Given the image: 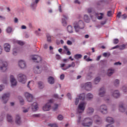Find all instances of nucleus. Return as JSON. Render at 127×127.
I'll return each instance as SVG.
<instances>
[{
    "mask_svg": "<svg viewBox=\"0 0 127 127\" xmlns=\"http://www.w3.org/2000/svg\"><path fill=\"white\" fill-rule=\"evenodd\" d=\"M21 29H26V26L22 25L21 27Z\"/></svg>",
    "mask_w": 127,
    "mask_h": 127,
    "instance_id": "62",
    "label": "nucleus"
},
{
    "mask_svg": "<svg viewBox=\"0 0 127 127\" xmlns=\"http://www.w3.org/2000/svg\"><path fill=\"white\" fill-rule=\"evenodd\" d=\"M24 96L26 98L28 102H32V100H33V95L32 94L26 92L24 93Z\"/></svg>",
    "mask_w": 127,
    "mask_h": 127,
    "instance_id": "12",
    "label": "nucleus"
},
{
    "mask_svg": "<svg viewBox=\"0 0 127 127\" xmlns=\"http://www.w3.org/2000/svg\"><path fill=\"white\" fill-rule=\"evenodd\" d=\"M119 110L121 113H125L127 115V107L126 108L124 107V103H121L119 104Z\"/></svg>",
    "mask_w": 127,
    "mask_h": 127,
    "instance_id": "9",
    "label": "nucleus"
},
{
    "mask_svg": "<svg viewBox=\"0 0 127 127\" xmlns=\"http://www.w3.org/2000/svg\"><path fill=\"white\" fill-rule=\"evenodd\" d=\"M88 13H90V17L93 19V18L98 19L99 20L103 19V15H104V13H96V12L93 10V8H89L87 9Z\"/></svg>",
    "mask_w": 127,
    "mask_h": 127,
    "instance_id": "3",
    "label": "nucleus"
},
{
    "mask_svg": "<svg viewBox=\"0 0 127 127\" xmlns=\"http://www.w3.org/2000/svg\"><path fill=\"white\" fill-rule=\"evenodd\" d=\"M14 43H17V44H19V45H23L24 43L21 41L15 40Z\"/></svg>",
    "mask_w": 127,
    "mask_h": 127,
    "instance_id": "38",
    "label": "nucleus"
},
{
    "mask_svg": "<svg viewBox=\"0 0 127 127\" xmlns=\"http://www.w3.org/2000/svg\"><path fill=\"white\" fill-rule=\"evenodd\" d=\"M54 99H50L48 101V102L43 107V110L44 112H47L48 111H50V109H51V104L54 103Z\"/></svg>",
    "mask_w": 127,
    "mask_h": 127,
    "instance_id": "4",
    "label": "nucleus"
},
{
    "mask_svg": "<svg viewBox=\"0 0 127 127\" xmlns=\"http://www.w3.org/2000/svg\"><path fill=\"white\" fill-rule=\"evenodd\" d=\"M10 45L8 43H5L3 45V49L5 52L8 53L10 51Z\"/></svg>",
    "mask_w": 127,
    "mask_h": 127,
    "instance_id": "17",
    "label": "nucleus"
},
{
    "mask_svg": "<svg viewBox=\"0 0 127 127\" xmlns=\"http://www.w3.org/2000/svg\"><path fill=\"white\" fill-rule=\"evenodd\" d=\"M74 3H77V4H80V2L78 0H75L74 1Z\"/></svg>",
    "mask_w": 127,
    "mask_h": 127,
    "instance_id": "64",
    "label": "nucleus"
},
{
    "mask_svg": "<svg viewBox=\"0 0 127 127\" xmlns=\"http://www.w3.org/2000/svg\"><path fill=\"white\" fill-rule=\"evenodd\" d=\"M64 51H65L66 52V54L67 55L69 56L71 54V52H70V51H69V48H68V46H64Z\"/></svg>",
    "mask_w": 127,
    "mask_h": 127,
    "instance_id": "28",
    "label": "nucleus"
},
{
    "mask_svg": "<svg viewBox=\"0 0 127 127\" xmlns=\"http://www.w3.org/2000/svg\"><path fill=\"white\" fill-rule=\"evenodd\" d=\"M40 0H32L31 4L30 5V7L31 9L34 10L36 9V7H37V3L39 2Z\"/></svg>",
    "mask_w": 127,
    "mask_h": 127,
    "instance_id": "7",
    "label": "nucleus"
},
{
    "mask_svg": "<svg viewBox=\"0 0 127 127\" xmlns=\"http://www.w3.org/2000/svg\"><path fill=\"white\" fill-rule=\"evenodd\" d=\"M10 81L12 87L13 86H16L17 82H16V80H15V78H14V76H13V75H11L10 76Z\"/></svg>",
    "mask_w": 127,
    "mask_h": 127,
    "instance_id": "14",
    "label": "nucleus"
},
{
    "mask_svg": "<svg viewBox=\"0 0 127 127\" xmlns=\"http://www.w3.org/2000/svg\"><path fill=\"white\" fill-rule=\"evenodd\" d=\"M120 96H121V94H120L119 90H115L112 93V96L114 97V98H120Z\"/></svg>",
    "mask_w": 127,
    "mask_h": 127,
    "instance_id": "19",
    "label": "nucleus"
},
{
    "mask_svg": "<svg viewBox=\"0 0 127 127\" xmlns=\"http://www.w3.org/2000/svg\"><path fill=\"white\" fill-rule=\"evenodd\" d=\"M18 65L19 67H20L21 69H24V68H26V63L24 61H20L19 62Z\"/></svg>",
    "mask_w": 127,
    "mask_h": 127,
    "instance_id": "18",
    "label": "nucleus"
},
{
    "mask_svg": "<svg viewBox=\"0 0 127 127\" xmlns=\"http://www.w3.org/2000/svg\"><path fill=\"white\" fill-rule=\"evenodd\" d=\"M2 65L0 66V70L2 71V72H4L6 71L7 69V62L4 61L2 62Z\"/></svg>",
    "mask_w": 127,
    "mask_h": 127,
    "instance_id": "13",
    "label": "nucleus"
},
{
    "mask_svg": "<svg viewBox=\"0 0 127 127\" xmlns=\"http://www.w3.org/2000/svg\"><path fill=\"white\" fill-rule=\"evenodd\" d=\"M106 23H107V20L101 22V25H105V24H106Z\"/></svg>",
    "mask_w": 127,
    "mask_h": 127,
    "instance_id": "58",
    "label": "nucleus"
},
{
    "mask_svg": "<svg viewBox=\"0 0 127 127\" xmlns=\"http://www.w3.org/2000/svg\"><path fill=\"white\" fill-rule=\"evenodd\" d=\"M99 111L103 115H106L108 114V107L106 105H102L100 106Z\"/></svg>",
    "mask_w": 127,
    "mask_h": 127,
    "instance_id": "8",
    "label": "nucleus"
},
{
    "mask_svg": "<svg viewBox=\"0 0 127 127\" xmlns=\"http://www.w3.org/2000/svg\"><path fill=\"white\" fill-rule=\"evenodd\" d=\"M31 83L32 84H33V81H30L28 83L27 87L28 88H30V86H29V84Z\"/></svg>",
    "mask_w": 127,
    "mask_h": 127,
    "instance_id": "61",
    "label": "nucleus"
},
{
    "mask_svg": "<svg viewBox=\"0 0 127 127\" xmlns=\"http://www.w3.org/2000/svg\"><path fill=\"white\" fill-rule=\"evenodd\" d=\"M74 58L77 60H78V59H81V58H82V55L76 54L74 56Z\"/></svg>",
    "mask_w": 127,
    "mask_h": 127,
    "instance_id": "35",
    "label": "nucleus"
},
{
    "mask_svg": "<svg viewBox=\"0 0 127 127\" xmlns=\"http://www.w3.org/2000/svg\"><path fill=\"white\" fill-rule=\"evenodd\" d=\"M93 120L95 121L96 123H100L101 122V118L97 115H96L94 117Z\"/></svg>",
    "mask_w": 127,
    "mask_h": 127,
    "instance_id": "31",
    "label": "nucleus"
},
{
    "mask_svg": "<svg viewBox=\"0 0 127 127\" xmlns=\"http://www.w3.org/2000/svg\"><path fill=\"white\" fill-rule=\"evenodd\" d=\"M122 19H126V18H127V16L126 14H124L122 15Z\"/></svg>",
    "mask_w": 127,
    "mask_h": 127,
    "instance_id": "55",
    "label": "nucleus"
},
{
    "mask_svg": "<svg viewBox=\"0 0 127 127\" xmlns=\"http://www.w3.org/2000/svg\"><path fill=\"white\" fill-rule=\"evenodd\" d=\"M7 121L8 123H12V117L9 114L7 115Z\"/></svg>",
    "mask_w": 127,
    "mask_h": 127,
    "instance_id": "34",
    "label": "nucleus"
},
{
    "mask_svg": "<svg viewBox=\"0 0 127 127\" xmlns=\"http://www.w3.org/2000/svg\"><path fill=\"white\" fill-rule=\"evenodd\" d=\"M122 90L124 91V92H127V87L126 86H124L122 87Z\"/></svg>",
    "mask_w": 127,
    "mask_h": 127,
    "instance_id": "52",
    "label": "nucleus"
},
{
    "mask_svg": "<svg viewBox=\"0 0 127 127\" xmlns=\"http://www.w3.org/2000/svg\"><path fill=\"white\" fill-rule=\"evenodd\" d=\"M47 39L48 42H51V36L49 34H47Z\"/></svg>",
    "mask_w": 127,
    "mask_h": 127,
    "instance_id": "39",
    "label": "nucleus"
},
{
    "mask_svg": "<svg viewBox=\"0 0 127 127\" xmlns=\"http://www.w3.org/2000/svg\"><path fill=\"white\" fill-rule=\"evenodd\" d=\"M93 98H94V95H93L92 93H89L86 95V99H87V100H92Z\"/></svg>",
    "mask_w": 127,
    "mask_h": 127,
    "instance_id": "32",
    "label": "nucleus"
},
{
    "mask_svg": "<svg viewBox=\"0 0 127 127\" xmlns=\"http://www.w3.org/2000/svg\"><path fill=\"white\" fill-rule=\"evenodd\" d=\"M33 117L34 118H39V117H40V114H34L33 115Z\"/></svg>",
    "mask_w": 127,
    "mask_h": 127,
    "instance_id": "60",
    "label": "nucleus"
},
{
    "mask_svg": "<svg viewBox=\"0 0 127 127\" xmlns=\"http://www.w3.org/2000/svg\"><path fill=\"white\" fill-rule=\"evenodd\" d=\"M111 55V54L110 53H104L103 54V56L104 57H107V56H110Z\"/></svg>",
    "mask_w": 127,
    "mask_h": 127,
    "instance_id": "48",
    "label": "nucleus"
},
{
    "mask_svg": "<svg viewBox=\"0 0 127 127\" xmlns=\"http://www.w3.org/2000/svg\"><path fill=\"white\" fill-rule=\"evenodd\" d=\"M56 57L57 60H60V59H61V56L58 54L56 55Z\"/></svg>",
    "mask_w": 127,
    "mask_h": 127,
    "instance_id": "53",
    "label": "nucleus"
},
{
    "mask_svg": "<svg viewBox=\"0 0 127 127\" xmlns=\"http://www.w3.org/2000/svg\"><path fill=\"white\" fill-rule=\"evenodd\" d=\"M35 34H36V35H41V33H40L38 31H35Z\"/></svg>",
    "mask_w": 127,
    "mask_h": 127,
    "instance_id": "56",
    "label": "nucleus"
},
{
    "mask_svg": "<svg viewBox=\"0 0 127 127\" xmlns=\"http://www.w3.org/2000/svg\"><path fill=\"white\" fill-rule=\"evenodd\" d=\"M32 60H37V63L41 61V57L37 55L33 56L32 58Z\"/></svg>",
    "mask_w": 127,
    "mask_h": 127,
    "instance_id": "21",
    "label": "nucleus"
},
{
    "mask_svg": "<svg viewBox=\"0 0 127 127\" xmlns=\"http://www.w3.org/2000/svg\"><path fill=\"white\" fill-rule=\"evenodd\" d=\"M85 99H86V95L85 93L77 95V97L75 98V105H78L79 102L82 101L80 102L77 107V113H78V114H82V113H83L84 111H85V108H86V105H87V103L83 101H85Z\"/></svg>",
    "mask_w": 127,
    "mask_h": 127,
    "instance_id": "1",
    "label": "nucleus"
},
{
    "mask_svg": "<svg viewBox=\"0 0 127 127\" xmlns=\"http://www.w3.org/2000/svg\"><path fill=\"white\" fill-rule=\"evenodd\" d=\"M87 113L88 115H89V116L90 115H92V114H93V113H94V109H93V108H91V107L88 108L87 110Z\"/></svg>",
    "mask_w": 127,
    "mask_h": 127,
    "instance_id": "30",
    "label": "nucleus"
},
{
    "mask_svg": "<svg viewBox=\"0 0 127 127\" xmlns=\"http://www.w3.org/2000/svg\"><path fill=\"white\" fill-rule=\"evenodd\" d=\"M105 94H106V89L104 87H102L99 89L98 95L99 97H105Z\"/></svg>",
    "mask_w": 127,
    "mask_h": 127,
    "instance_id": "15",
    "label": "nucleus"
},
{
    "mask_svg": "<svg viewBox=\"0 0 127 127\" xmlns=\"http://www.w3.org/2000/svg\"><path fill=\"white\" fill-rule=\"evenodd\" d=\"M18 53V49L17 48H14L13 49V53L12 54L14 56H16L17 55V53Z\"/></svg>",
    "mask_w": 127,
    "mask_h": 127,
    "instance_id": "33",
    "label": "nucleus"
},
{
    "mask_svg": "<svg viewBox=\"0 0 127 127\" xmlns=\"http://www.w3.org/2000/svg\"><path fill=\"white\" fill-rule=\"evenodd\" d=\"M104 101H106V102H109L110 101V97L108 96H105L104 99Z\"/></svg>",
    "mask_w": 127,
    "mask_h": 127,
    "instance_id": "51",
    "label": "nucleus"
},
{
    "mask_svg": "<svg viewBox=\"0 0 127 127\" xmlns=\"http://www.w3.org/2000/svg\"><path fill=\"white\" fill-rule=\"evenodd\" d=\"M82 88L86 91H91L92 90V83L91 82H87L84 84Z\"/></svg>",
    "mask_w": 127,
    "mask_h": 127,
    "instance_id": "10",
    "label": "nucleus"
},
{
    "mask_svg": "<svg viewBox=\"0 0 127 127\" xmlns=\"http://www.w3.org/2000/svg\"><path fill=\"white\" fill-rule=\"evenodd\" d=\"M66 96H67L68 99H69V100H72V97L71 96V93H67Z\"/></svg>",
    "mask_w": 127,
    "mask_h": 127,
    "instance_id": "47",
    "label": "nucleus"
},
{
    "mask_svg": "<svg viewBox=\"0 0 127 127\" xmlns=\"http://www.w3.org/2000/svg\"><path fill=\"white\" fill-rule=\"evenodd\" d=\"M66 30L68 33H73L74 30H73V27L71 25L67 26Z\"/></svg>",
    "mask_w": 127,
    "mask_h": 127,
    "instance_id": "22",
    "label": "nucleus"
},
{
    "mask_svg": "<svg viewBox=\"0 0 127 127\" xmlns=\"http://www.w3.org/2000/svg\"><path fill=\"white\" fill-rule=\"evenodd\" d=\"M120 84V80L119 79H116L114 81L115 86H118Z\"/></svg>",
    "mask_w": 127,
    "mask_h": 127,
    "instance_id": "43",
    "label": "nucleus"
},
{
    "mask_svg": "<svg viewBox=\"0 0 127 127\" xmlns=\"http://www.w3.org/2000/svg\"><path fill=\"white\" fill-rule=\"evenodd\" d=\"M4 89V86L2 85H0V92Z\"/></svg>",
    "mask_w": 127,
    "mask_h": 127,
    "instance_id": "57",
    "label": "nucleus"
},
{
    "mask_svg": "<svg viewBox=\"0 0 127 127\" xmlns=\"http://www.w3.org/2000/svg\"><path fill=\"white\" fill-rule=\"evenodd\" d=\"M126 48V45H122L120 46V49L121 50H123V49H125Z\"/></svg>",
    "mask_w": 127,
    "mask_h": 127,
    "instance_id": "46",
    "label": "nucleus"
},
{
    "mask_svg": "<svg viewBox=\"0 0 127 127\" xmlns=\"http://www.w3.org/2000/svg\"><path fill=\"white\" fill-rule=\"evenodd\" d=\"M63 17L62 19V23L63 25V26H66L67 25V22L66 21V20L68 19V17L67 15L64 14Z\"/></svg>",
    "mask_w": 127,
    "mask_h": 127,
    "instance_id": "16",
    "label": "nucleus"
},
{
    "mask_svg": "<svg viewBox=\"0 0 127 127\" xmlns=\"http://www.w3.org/2000/svg\"><path fill=\"white\" fill-rule=\"evenodd\" d=\"M38 85L39 86V87L40 88V89H43L44 86H43V84L42 83V82L41 81H39L38 82Z\"/></svg>",
    "mask_w": 127,
    "mask_h": 127,
    "instance_id": "40",
    "label": "nucleus"
},
{
    "mask_svg": "<svg viewBox=\"0 0 127 127\" xmlns=\"http://www.w3.org/2000/svg\"><path fill=\"white\" fill-rule=\"evenodd\" d=\"M64 78H65V75L63 74L60 75V79L61 80H64Z\"/></svg>",
    "mask_w": 127,
    "mask_h": 127,
    "instance_id": "54",
    "label": "nucleus"
},
{
    "mask_svg": "<svg viewBox=\"0 0 127 127\" xmlns=\"http://www.w3.org/2000/svg\"><path fill=\"white\" fill-rule=\"evenodd\" d=\"M73 25L76 33H79L81 29H84L85 28V24H84V22L81 20L74 21L73 23Z\"/></svg>",
    "mask_w": 127,
    "mask_h": 127,
    "instance_id": "2",
    "label": "nucleus"
},
{
    "mask_svg": "<svg viewBox=\"0 0 127 127\" xmlns=\"http://www.w3.org/2000/svg\"><path fill=\"white\" fill-rule=\"evenodd\" d=\"M66 44L67 45H72V44H73V43L72 42V41L70 40H67L66 42Z\"/></svg>",
    "mask_w": 127,
    "mask_h": 127,
    "instance_id": "49",
    "label": "nucleus"
},
{
    "mask_svg": "<svg viewBox=\"0 0 127 127\" xmlns=\"http://www.w3.org/2000/svg\"><path fill=\"white\" fill-rule=\"evenodd\" d=\"M107 123H109V124H114L115 123V121L111 117H107L106 119Z\"/></svg>",
    "mask_w": 127,
    "mask_h": 127,
    "instance_id": "25",
    "label": "nucleus"
},
{
    "mask_svg": "<svg viewBox=\"0 0 127 127\" xmlns=\"http://www.w3.org/2000/svg\"><path fill=\"white\" fill-rule=\"evenodd\" d=\"M48 81L49 84H51V85H53V83H54V78L52 76L49 77Z\"/></svg>",
    "mask_w": 127,
    "mask_h": 127,
    "instance_id": "27",
    "label": "nucleus"
},
{
    "mask_svg": "<svg viewBox=\"0 0 127 127\" xmlns=\"http://www.w3.org/2000/svg\"><path fill=\"white\" fill-rule=\"evenodd\" d=\"M58 120H59V121H62L63 120V116L61 115H59L58 117Z\"/></svg>",
    "mask_w": 127,
    "mask_h": 127,
    "instance_id": "45",
    "label": "nucleus"
},
{
    "mask_svg": "<svg viewBox=\"0 0 127 127\" xmlns=\"http://www.w3.org/2000/svg\"><path fill=\"white\" fill-rule=\"evenodd\" d=\"M113 43L114 44H118V43H119V39H114L113 41Z\"/></svg>",
    "mask_w": 127,
    "mask_h": 127,
    "instance_id": "50",
    "label": "nucleus"
},
{
    "mask_svg": "<svg viewBox=\"0 0 127 127\" xmlns=\"http://www.w3.org/2000/svg\"><path fill=\"white\" fill-rule=\"evenodd\" d=\"M10 94L9 93H5L2 96V100L4 104H6L8 101V98H9Z\"/></svg>",
    "mask_w": 127,
    "mask_h": 127,
    "instance_id": "11",
    "label": "nucleus"
},
{
    "mask_svg": "<svg viewBox=\"0 0 127 127\" xmlns=\"http://www.w3.org/2000/svg\"><path fill=\"white\" fill-rule=\"evenodd\" d=\"M48 127H58V125L56 124H48Z\"/></svg>",
    "mask_w": 127,
    "mask_h": 127,
    "instance_id": "42",
    "label": "nucleus"
},
{
    "mask_svg": "<svg viewBox=\"0 0 127 127\" xmlns=\"http://www.w3.org/2000/svg\"><path fill=\"white\" fill-rule=\"evenodd\" d=\"M32 110L33 112H36L38 110V104L36 102H34L32 104Z\"/></svg>",
    "mask_w": 127,
    "mask_h": 127,
    "instance_id": "20",
    "label": "nucleus"
},
{
    "mask_svg": "<svg viewBox=\"0 0 127 127\" xmlns=\"http://www.w3.org/2000/svg\"><path fill=\"white\" fill-rule=\"evenodd\" d=\"M122 15V12H119L118 14H117V17H118L119 18H120V17H121V15Z\"/></svg>",
    "mask_w": 127,
    "mask_h": 127,
    "instance_id": "63",
    "label": "nucleus"
},
{
    "mask_svg": "<svg viewBox=\"0 0 127 127\" xmlns=\"http://www.w3.org/2000/svg\"><path fill=\"white\" fill-rule=\"evenodd\" d=\"M100 81H101V78H100V77H96L94 79V84L97 85V84H98V83H99V82H100Z\"/></svg>",
    "mask_w": 127,
    "mask_h": 127,
    "instance_id": "37",
    "label": "nucleus"
},
{
    "mask_svg": "<svg viewBox=\"0 0 127 127\" xmlns=\"http://www.w3.org/2000/svg\"><path fill=\"white\" fill-rule=\"evenodd\" d=\"M83 20H84L85 22L89 23L90 22V17L88 15L85 14L83 16Z\"/></svg>",
    "mask_w": 127,
    "mask_h": 127,
    "instance_id": "29",
    "label": "nucleus"
},
{
    "mask_svg": "<svg viewBox=\"0 0 127 127\" xmlns=\"http://www.w3.org/2000/svg\"><path fill=\"white\" fill-rule=\"evenodd\" d=\"M70 67H72V68H74L75 67V63L72 62L71 64H68L67 66H66L65 67L62 68L63 70H67V69H69V68H70Z\"/></svg>",
    "mask_w": 127,
    "mask_h": 127,
    "instance_id": "23",
    "label": "nucleus"
},
{
    "mask_svg": "<svg viewBox=\"0 0 127 127\" xmlns=\"http://www.w3.org/2000/svg\"><path fill=\"white\" fill-rule=\"evenodd\" d=\"M6 31L7 33H11L12 32V28L11 27H8L6 29Z\"/></svg>",
    "mask_w": 127,
    "mask_h": 127,
    "instance_id": "36",
    "label": "nucleus"
},
{
    "mask_svg": "<svg viewBox=\"0 0 127 127\" xmlns=\"http://www.w3.org/2000/svg\"><path fill=\"white\" fill-rule=\"evenodd\" d=\"M58 107H59V105H58V104H54V106L53 107V111H57Z\"/></svg>",
    "mask_w": 127,
    "mask_h": 127,
    "instance_id": "41",
    "label": "nucleus"
},
{
    "mask_svg": "<svg viewBox=\"0 0 127 127\" xmlns=\"http://www.w3.org/2000/svg\"><path fill=\"white\" fill-rule=\"evenodd\" d=\"M92 120L93 119L90 118H85L82 123L83 127H91V126L93 125V121H92Z\"/></svg>",
    "mask_w": 127,
    "mask_h": 127,
    "instance_id": "5",
    "label": "nucleus"
},
{
    "mask_svg": "<svg viewBox=\"0 0 127 127\" xmlns=\"http://www.w3.org/2000/svg\"><path fill=\"white\" fill-rule=\"evenodd\" d=\"M115 73V70L110 68L107 70V75H108L109 77L112 76L113 73Z\"/></svg>",
    "mask_w": 127,
    "mask_h": 127,
    "instance_id": "24",
    "label": "nucleus"
},
{
    "mask_svg": "<svg viewBox=\"0 0 127 127\" xmlns=\"http://www.w3.org/2000/svg\"><path fill=\"white\" fill-rule=\"evenodd\" d=\"M108 16H111L112 15V11H108L107 12Z\"/></svg>",
    "mask_w": 127,
    "mask_h": 127,
    "instance_id": "59",
    "label": "nucleus"
},
{
    "mask_svg": "<svg viewBox=\"0 0 127 127\" xmlns=\"http://www.w3.org/2000/svg\"><path fill=\"white\" fill-rule=\"evenodd\" d=\"M15 123L17 125H20V123H21L20 117L18 115L16 116Z\"/></svg>",
    "mask_w": 127,
    "mask_h": 127,
    "instance_id": "26",
    "label": "nucleus"
},
{
    "mask_svg": "<svg viewBox=\"0 0 127 127\" xmlns=\"http://www.w3.org/2000/svg\"><path fill=\"white\" fill-rule=\"evenodd\" d=\"M53 98H55L56 99H61V98L59 97V96L57 94H55L53 96Z\"/></svg>",
    "mask_w": 127,
    "mask_h": 127,
    "instance_id": "44",
    "label": "nucleus"
},
{
    "mask_svg": "<svg viewBox=\"0 0 127 127\" xmlns=\"http://www.w3.org/2000/svg\"><path fill=\"white\" fill-rule=\"evenodd\" d=\"M17 79L22 84H25L26 82V76L23 73H19L17 76Z\"/></svg>",
    "mask_w": 127,
    "mask_h": 127,
    "instance_id": "6",
    "label": "nucleus"
}]
</instances>
